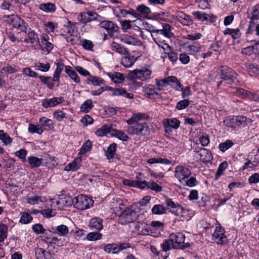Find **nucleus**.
<instances>
[{
  "instance_id": "052dcab7",
  "label": "nucleus",
  "mask_w": 259,
  "mask_h": 259,
  "mask_svg": "<svg viewBox=\"0 0 259 259\" xmlns=\"http://www.w3.org/2000/svg\"><path fill=\"white\" fill-rule=\"evenodd\" d=\"M151 35L156 44L161 43L163 44V42L165 41L164 40L162 39V36L160 35L157 31H154V32H153Z\"/></svg>"
},
{
  "instance_id": "473e14b6",
  "label": "nucleus",
  "mask_w": 259,
  "mask_h": 259,
  "mask_svg": "<svg viewBox=\"0 0 259 259\" xmlns=\"http://www.w3.org/2000/svg\"><path fill=\"white\" fill-rule=\"evenodd\" d=\"M113 95L114 96H122L128 99H132L134 95L132 93H128L126 90L123 88L114 89Z\"/></svg>"
},
{
  "instance_id": "ea45409f",
  "label": "nucleus",
  "mask_w": 259,
  "mask_h": 259,
  "mask_svg": "<svg viewBox=\"0 0 259 259\" xmlns=\"http://www.w3.org/2000/svg\"><path fill=\"white\" fill-rule=\"evenodd\" d=\"M39 123L45 127H47V130H52L53 128V124L51 119H48L46 117H41L39 118Z\"/></svg>"
},
{
  "instance_id": "4468645a",
  "label": "nucleus",
  "mask_w": 259,
  "mask_h": 259,
  "mask_svg": "<svg viewBox=\"0 0 259 259\" xmlns=\"http://www.w3.org/2000/svg\"><path fill=\"white\" fill-rule=\"evenodd\" d=\"M243 116H229L224 120V124L231 127H235L242 124Z\"/></svg>"
},
{
  "instance_id": "1a4fd4ad",
  "label": "nucleus",
  "mask_w": 259,
  "mask_h": 259,
  "mask_svg": "<svg viewBox=\"0 0 259 259\" xmlns=\"http://www.w3.org/2000/svg\"><path fill=\"white\" fill-rule=\"evenodd\" d=\"M131 247V245L128 243L120 244H108L104 246V250L108 253L115 254L119 252L123 249Z\"/></svg>"
},
{
  "instance_id": "dca6fc26",
  "label": "nucleus",
  "mask_w": 259,
  "mask_h": 259,
  "mask_svg": "<svg viewBox=\"0 0 259 259\" xmlns=\"http://www.w3.org/2000/svg\"><path fill=\"white\" fill-rule=\"evenodd\" d=\"M89 226L91 230L99 232L103 228V220L98 217L92 218L89 222Z\"/></svg>"
},
{
  "instance_id": "338daca9",
  "label": "nucleus",
  "mask_w": 259,
  "mask_h": 259,
  "mask_svg": "<svg viewBox=\"0 0 259 259\" xmlns=\"http://www.w3.org/2000/svg\"><path fill=\"white\" fill-rule=\"evenodd\" d=\"M180 89L182 92V96L183 98H187L191 95V91L189 87H186L184 89L182 86L181 88H180Z\"/></svg>"
},
{
  "instance_id": "0eeeda50",
  "label": "nucleus",
  "mask_w": 259,
  "mask_h": 259,
  "mask_svg": "<svg viewBox=\"0 0 259 259\" xmlns=\"http://www.w3.org/2000/svg\"><path fill=\"white\" fill-rule=\"evenodd\" d=\"M74 207L80 210L87 209L93 204L92 198L83 195L74 197Z\"/></svg>"
},
{
  "instance_id": "a211bd4d",
  "label": "nucleus",
  "mask_w": 259,
  "mask_h": 259,
  "mask_svg": "<svg viewBox=\"0 0 259 259\" xmlns=\"http://www.w3.org/2000/svg\"><path fill=\"white\" fill-rule=\"evenodd\" d=\"M199 152L200 160L204 163L208 162L212 159L210 152L205 148H201Z\"/></svg>"
},
{
  "instance_id": "7c9ffc66",
  "label": "nucleus",
  "mask_w": 259,
  "mask_h": 259,
  "mask_svg": "<svg viewBox=\"0 0 259 259\" xmlns=\"http://www.w3.org/2000/svg\"><path fill=\"white\" fill-rule=\"evenodd\" d=\"M111 131L112 133L111 136L112 137H115L120 140L123 141H127L129 139L128 136L121 131L112 128Z\"/></svg>"
},
{
  "instance_id": "603ef678",
  "label": "nucleus",
  "mask_w": 259,
  "mask_h": 259,
  "mask_svg": "<svg viewBox=\"0 0 259 259\" xmlns=\"http://www.w3.org/2000/svg\"><path fill=\"white\" fill-rule=\"evenodd\" d=\"M148 188L156 192H159L162 191V187L153 181L148 182Z\"/></svg>"
},
{
  "instance_id": "412c9836",
  "label": "nucleus",
  "mask_w": 259,
  "mask_h": 259,
  "mask_svg": "<svg viewBox=\"0 0 259 259\" xmlns=\"http://www.w3.org/2000/svg\"><path fill=\"white\" fill-rule=\"evenodd\" d=\"M74 198L72 199L69 196H65L64 197L60 198L56 203L57 205H61L60 206L61 207H68L73 204L74 205Z\"/></svg>"
},
{
  "instance_id": "2f4dec72",
  "label": "nucleus",
  "mask_w": 259,
  "mask_h": 259,
  "mask_svg": "<svg viewBox=\"0 0 259 259\" xmlns=\"http://www.w3.org/2000/svg\"><path fill=\"white\" fill-rule=\"evenodd\" d=\"M87 84L92 83L94 85L99 86L101 84H105V80L96 76L90 75V76L87 80Z\"/></svg>"
},
{
  "instance_id": "aec40b11",
  "label": "nucleus",
  "mask_w": 259,
  "mask_h": 259,
  "mask_svg": "<svg viewBox=\"0 0 259 259\" xmlns=\"http://www.w3.org/2000/svg\"><path fill=\"white\" fill-rule=\"evenodd\" d=\"M65 71L66 73L72 79L75 83H79L80 82L79 77L76 71L72 69L70 66H66Z\"/></svg>"
},
{
  "instance_id": "13d9d810",
  "label": "nucleus",
  "mask_w": 259,
  "mask_h": 259,
  "mask_svg": "<svg viewBox=\"0 0 259 259\" xmlns=\"http://www.w3.org/2000/svg\"><path fill=\"white\" fill-rule=\"evenodd\" d=\"M251 20L259 19V4L256 5L253 8L251 12Z\"/></svg>"
},
{
  "instance_id": "e2e57ef3",
  "label": "nucleus",
  "mask_w": 259,
  "mask_h": 259,
  "mask_svg": "<svg viewBox=\"0 0 259 259\" xmlns=\"http://www.w3.org/2000/svg\"><path fill=\"white\" fill-rule=\"evenodd\" d=\"M199 141L202 146L206 147L208 146L210 142L209 136L206 135H202L199 138Z\"/></svg>"
},
{
  "instance_id": "393cba45",
  "label": "nucleus",
  "mask_w": 259,
  "mask_h": 259,
  "mask_svg": "<svg viewBox=\"0 0 259 259\" xmlns=\"http://www.w3.org/2000/svg\"><path fill=\"white\" fill-rule=\"evenodd\" d=\"M107 74L114 83H121L124 80V75L121 73L115 72L112 74L107 73Z\"/></svg>"
},
{
  "instance_id": "6e6d98bb",
  "label": "nucleus",
  "mask_w": 259,
  "mask_h": 259,
  "mask_svg": "<svg viewBox=\"0 0 259 259\" xmlns=\"http://www.w3.org/2000/svg\"><path fill=\"white\" fill-rule=\"evenodd\" d=\"M32 221V217L28 213L22 214L20 222L23 224H26L30 223Z\"/></svg>"
},
{
  "instance_id": "774afa93",
  "label": "nucleus",
  "mask_w": 259,
  "mask_h": 259,
  "mask_svg": "<svg viewBox=\"0 0 259 259\" xmlns=\"http://www.w3.org/2000/svg\"><path fill=\"white\" fill-rule=\"evenodd\" d=\"M248 182L250 184H256L259 182V174L255 173L252 175L248 179Z\"/></svg>"
},
{
  "instance_id": "58836bf2",
  "label": "nucleus",
  "mask_w": 259,
  "mask_h": 259,
  "mask_svg": "<svg viewBox=\"0 0 259 259\" xmlns=\"http://www.w3.org/2000/svg\"><path fill=\"white\" fill-rule=\"evenodd\" d=\"M234 145V143L229 140H226L224 142L221 143L219 145V149L223 152H225L228 149L230 148Z\"/></svg>"
},
{
  "instance_id": "423d86ee",
  "label": "nucleus",
  "mask_w": 259,
  "mask_h": 259,
  "mask_svg": "<svg viewBox=\"0 0 259 259\" xmlns=\"http://www.w3.org/2000/svg\"><path fill=\"white\" fill-rule=\"evenodd\" d=\"M152 71L147 68H143L141 69H135L130 71L128 74V78L133 80L138 79L142 81H145L150 78Z\"/></svg>"
},
{
  "instance_id": "72a5a7b5",
  "label": "nucleus",
  "mask_w": 259,
  "mask_h": 259,
  "mask_svg": "<svg viewBox=\"0 0 259 259\" xmlns=\"http://www.w3.org/2000/svg\"><path fill=\"white\" fill-rule=\"evenodd\" d=\"M137 11L140 15V18L142 16L147 17L151 12L150 8L144 5H139L137 7Z\"/></svg>"
},
{
  "instance_id": "8fccbe9b",
  "label": "nucleus",
  "mask_w": 259,
  "mask_h": 259,
  "mask_svg": "<svg viewBox=\"0 0 259 259\" xmlns=\"http://www.w3.org/2000/svg\"><path fill=\"white\" fill-rule=\"evenodd\" d=\"M27 154V151L25 149H21L15 152V154L16 156L19 157L22 162H25L26 161V157Z\"/></svg>"
},
{
  "instance_id": "cd10ccee",
  "label": "nucleus",
  "mask_w": 259,
  "mask_h": 259,
  "mask_svg": "<svg viewBox=\"0 0 259 259\" xmlns=\"http://www.w3.org/2000/svg\"><path fill=\"white\" fill-rule=\"evenodd\" d=\"M39 8L47 13H53L56 10L55 5L51 3H42L39 5Z\"/></svg>"
},
{
  "instance_id": "5fc2aeb1",
  "label": "nucleus",
  "mask_w": 259,
  "mask_h": 259,
  "mask_svg": "<svg viewBox=\"0 0 259 259\" xmlns=\"http://www.w3.org/2000/svg\"><path fill=\"white\" fill-rule=\"evenodd\" d=\"M32 229L34 232L37 234H44L46 231V229L40 224H36L32 227Z\"/></svg>"
},
{
  "instance_id": "f257e3e1",
  "label": "nucleus",
  "mask_w": 259,
  "mask_h": 259,
  "mask_svg": "<svg viewBox=\"0 0 259 259\" xmlns=\"http://www.w3.org/2000/svg\"><path fill=\"white\" fill-rule=\"evenodd\" d=\"M185 236L180 232L171 233L168 238L165 240L160 246L162 250L166 252L171 249H184L190 246L189 242L184 243Z\"/></svg>"
},
{
  "instance_id": "20e7f679",
  "label": "nucleus",
  "mask_w": 259,
  "mask_h": 259,
  "mask_svg": "<svg viewBox=\"0 0 259 259\" xmlns=\"http://www.w3.org/2000/svg\"><path fill=\"white\" fill-rule=\"evenodd\" d=\"M127 132L130 135L144 136L149 134V127L145 122H137L133 125H129Z\"/></svg>"
},
{
  "instance_id": "a878e982",
  "label": "nucleus",
  "mask_w": 259,
  "mask_h": 259,
  "mask_svg": "<svg viewBox=\"0 0 259 259\" xmlns=\"http://www.w3.org/2000/svg\"><path fill=\"white\" fill-rule=\"evenodd\" d=\"M81 161L80 158H77L74 159L71 163L68 164L65 168V170L67 171H76L79 168L80 166V163Z\"/></svg>"
},
{
  "instance_id": "4d7b16f0",
  "label": "nucleus",
  "mask_w": 259,
  "mask_h": 259,
  "mask_svg": "<svg viewBox=\"0 0 259 259\" xmlns=\"http://www.w3.org/2000/svg\"><path fill=\"white\" fill-rule=\"evenodd\" d=\"M190 104V101L188 100L185 99L178 102L176 105V108L178 110H183L187 108Z\"/></svg>"
},
{
  "instance_id": "c9c22d12",
  "label": "nucleus",
  "mask_w": 259,
  "mask_h": 259,
  "mask_svg": "<svg viewBox=\"0 0 259 259\" xmlns=\"http://www.w3.org/2000/svg\"><path fill=\"white\" fill-rule=\"evenodd\" d=\"M116 147L117 145L115 143L108 146L105 153L107 159H110L113 158L116 150Z\"/></svg>"
},
{
  "instance_id": "bb28decb",
  "label": "nucleus",
  "mask_w": 259,
  "mask_h": 259,
  "mask_svg": "<svg viewBox=\"0 0 259 259\" xmlns=\"http://www.w3.org/2000/svg\"><path fill=\"white\" fill-rule=\"evenodd\" d=\"M27 161L30 167L32 168H34L38 167L41 165L42 162V159L39 158L34 156H31L28 158Z\"/></svg>"
},
{
  "instance_id": "f03ea898",
  "label": "nucleus",
  "mask_w": 259,
  "mask_h": 259,
  "mask_svg": "<svg viewBox=\"0 0 259 259\" xmlns=\"http://www.w3.org/2000/svg\"><path fill=\"white\" fill-rule=\"evenodd\" d=\"M155 82L159 91L162 90L163 88L168 85H171L176 90L179 91L180 88L182 87V84L175 76H169L162 79H156Z\"/></svg>"
},
{
  "instance_id": "f704fd0d",
  "label": "nucleus",
  "mask_w": 259,
  "mask_h": 259,
  "mask_svg": "<svg viewBox=\"0 0 259 259\" xmlns=\"http://www.w3.org/2000/svg\"><path fill=\"white\" fill-rule=\"evenodd\" d=\"M37 259H48L51 256L49 252L41 248H38L35 251Z\"/></svg>"
},
{
  "instance_id": "680f3d73",
  "label": "nucleus",
  "mask_w": 259,
  "mask_h": 259,
  "mask_svg": "<svg viewBox=\"0 0 259 259\" xmlns=\"http://www.w3.org/2000/svg\"><path fill=\"white\" fill-rule=\"evenodd\" d=\"M75 70L81 75L83 76H90L91 74L89 71L80 66H76L75 67Z\"/></svg>"
},
{
  "instance_id": "a19ab883",
  "label": "nucleus",
  "mask_w": 259,
  "mask_h": 259,
  "mask_svg": "<svg viewBox=\"0 0 259 259\" xmlns=\"http://www.w3.org/2000/svg\"><path fill=\"white\" fill-rule=\"evenodd\" d=\"M102 237V234L98 231L89 233L87 235L86 238L89 241H95L101 239Z\"/></svg>"
},
{
  "instance_id": "a18cd8bd",
  "label": "nucleus",
  "mask_w": 259,
  "mask_h": 259,
  "mask_svg": "<svg viewBox=\"0 0 259 259\" xmlns=\"http://www.w3.org/2000/svg\"><path fill=\"white\" fill-rule=\"evenodd\" d=\"M244 99H247L251 101H258L259 100V95L244 90Z\"/></svg>"
},
{
  "instance_id": "6ab92c4d",
  "label": "nucleus",
  "mask_w": 259,
  "mask_h": 259,
  "mask_svg": "<svg viewBox=\"0 0 259 259\" xmlns=\"http://www.w3.org/2000/svg\"><path fill=\"white\" fill-rule=\"evenodd\" d=\"M111 49L121 55H127L129 53L128 50L121 45L116 42H113L111 45Z\"/></svg>"
},
{
  "instance_id": "9b49d317",
  "label": "nucleus",
  "mask_w": 259,
  "mask_h": 259,
  "mask_svg": "<svg viewBox=\"0 0 259 259\" xmlns=\"http://www.w3.org/2000/svg\"><path fill=\"white\" fill-rule=\"evenodd\" d=\"M181 122L177 118L170 119H164L163 120V124L165 133H169L172 132V128L178 129L180 125Z\"/></svg>"
},
{
  "instance_id": "e433bc0d",
  "label": "nucleus",
  "mask_w": 259,
  "mask_h": 259,
  "mask_svg": "<svg viewBox=\"0 0 259 259\" xmlns=\"http://www.w3.org/2000/svg\"><path fill=\"white\" fill-rule=\"evenodd\" d=\"M228 164L227 161H223L219 165L214 178L215 181H217L223 174L224 170L228 167Z\"/></svg>"
},
{
  "instance_id": "4c0bfd02",
  "label": "nucleus",
  "mask_w": 259,
  "mask_h": 259,
  "mask_svg": "<svg viewBox=\"0 0 259 259\" xmlns=\"http://www.w3.org/2000/svg\"><path fill=\"white\" fill-rule=\"evenodd\" d=\"M94 107L92 100H87L80 106V110L84 113L89 112Z\"/></svg>"
},
{
  "instance_id": "39448f33",
  "label": "nucleus",
  "mask_w": 259,
  "mask_h": 259,
  "mask_svg": "<svg viewBox=\"0 0 259 259\" xmlns=\"http://www.w3.org/2000/svg\"><path fill=\"white\" fill-rule=\"evenodd\" d=\"M137 212L131 208L127 207L119 215L118 222L122 225L135 221L138 218Z\"/></svg>"
},
{
  "instance_id": "49530a36",
  "label": "nucleus",
  "mask_w": 259,
  "mask_h": 259,
  "mask_svg": "<svg viewBox=\"0 0 259 259\" xmlns=\"http://www.w3.org/2000/svg\"><path fill=\"white\" fill-rule=\"evenodd\" d=\"M193 15L197 19L201 21H207L208 20L209 14L202 13L200 11L194 12L192 13Z\"/></svg>"
},
{
  "instance_id": "3c124183",
  "label": "nucleus",
  "mask_w": 259,
  "mask_h": 259,
  "mask_svg": "<svg viewBox=\"0 0 259 259\" xmlns=\"http://www.w3.org/2000/svg\"><path fill=\"white\" fill-rule=\"evenodd\" d=\"M92 146V143L90 140L86 141L82 146L80 148L79 154H83L86 152L89 151Z\"/></svg>"
},
{
  "instance_id": "7ed1b4c3",
  "label": "nucleus",
  "mask_w": 259,
  "mask_h": 259,
  "mask_svg": "<svg viewBox=\"0 0 259 259\" xmlns=\"http://www.w3.org/2000/svg\"><path fill=\"white\" fill-rule=\"evenodd\" d=\"M236 73L230 67L222 66L220 70V77L222 80L218 83V86H220L223 82L232 84L236 79Z\"/></svg>"
},
{
  "instance_id": "864d4df0",
  "label": "nucleus",
  "mask_w": 259,
  "mask_h": 259,
  "mask_svg": "<svg viewBox=\"0 0 259 259\" xmlns=\"http://www.w3.org/2000/svg\"><path fill=\"white\" fill-rule=\"evenodd\" d=\"M56 231L61 236H65L69 232L67 226L65 225H60L56 227Z\"/></svg>"
},
{
  "instance_id": "bf43d9fd",
  "label": "nucleus",
  "mask_w": 259,
  "mask_h": 259,
  "mask_svg": "<svg viewBox=\"0 0 259 259\" xmlns=\"http://www.w3.org/2000/svg\"><path fill=\"white\" fill-rule=\"evenodd\" d=\"M94 45L91 40L83 39L82 40V47L86 50L91 51L93 49Z\"/></svg>"
},
{
  "instance_id": "c03bdc74",
  "label": "nucleus",
  "mask_w": 259,
  "mask_h": 259,
  "mask_svg": "<svg viewBox=\"0 0 259 259\" xmlns=\"http://www.w3.org/2000/svg\"><path fill=\"white\" fill-rule=\"evenodd\" d=\"M40 81L45 84H46L50 89H53L54 86V83L51 81L52 79L50 76H45L41 75L39 76Z\"/></svg>"
},
{
  "instance_id": "69168bd1",
  "label": "nucleus",
  "mask_w": 259,
  "mask_h": 259,
  "mask_svg": "<svg viewBox=\"0 0 259 259\" xmlns=\"http://www.w3.org/2000/svg\"><path fill=\"white\" fill-rule=\"evenodd\" d=\"M165 54L167 55L169 60L172 62L177 61L178 58V54L177 53L172 51L165 52Z\"/></svg>"
},
{
  "instance_id": "09e8293b",
  "label": "nucleus",
  "mask_w": 259,
  "mask_h": 259,
  "mask_svg": "<svg viewBox=\"0 0 259 259\" xmlns=\"http://www.w3.org/2000/svg\"><path fill=\"white\" fill-rule=\"evenodd\" d=\"M28 131L31 133H37L40 135L43 132V130L39 125H34L33 124L30 123L28 127Z\"/></svg>"
},
{
  "instance_id": "9d476101",
  "label": "nucleus",
  "mask_w": 259,
  "mask_h": 259,
  "mask_svg": "<svg viewBox=\"0 0 259 259\" xmlns=\"http://www.w3.org/2000/svg\"><path fill=\"white\" fill-rule=\"evenodd\" d=\"M212 238L218 244H225L228 242V238L225 235V230L222 227H216Z\"/></svg>"
},
{
  "instance_id": "f3484780",
  "label": "nucleus",
  "mask_w": 259,
  "mask_h": 259,
  "mask_svg": "<svg viewBox=\"0 0 259 259\" xmlns=\"http://www.w3.org/2000/svg\"><path fill=\"white\" fill-rule=\"evenodd\" d=\"M155 31H157L160 35L163 36L168 38H170L173 36L171 26L167 23L163 24L162 28L160 29H156Z\"/></svg>"
},
{
  "instance_id": "de8ad7c7",
  "label": "nucleus",
  "mask_w": 259,
  "mask_h": 259,
  "mask_svg": "<svg viewBox=\"0 0 259 259\" xmlns=\"http://www.w3.org/2000/svg\"><path fill=\"white\" fill-rule=\"evenodd\" d=\"M0 139L5 145L10 144L12 142V139L3 130H0Z\"/></svg>"
},
{
  "instance_id": "6e6552de",
  "label": "nucleus",
  "mask_w": 259,
  "mask_h": 259,
  "mask_svg": "<svg viewBox=\"0 0 259 259\" xmlns=\"http://www.w3.org/2000/svg\"><path fill=\"white\" fill-rule=\"evenodd\" d=\"M99 18H100V16L97 13L93 11H88L79 14L77 17V20L79 23L85 24L93 21H99Z\"/></svg>"
},
{
  "instance_id": "0e129e2a",
  "label": "nucleus",
  "mask_w": 259,
  "mask_h": 259,
  "mask_svg": "<svg viewBox=\"0 0 259 259\" xmlns=\"http://www.w3.org/2000/svg\"><path fill=\"white\" fill-rule=\"evenodd\" d=\"M145 92L148 96H152L154 95H158V93L156 92V89L153 85L149 84L145 89Z\"/></svg>"
},
{
  "instance_id": "b1692460",
  "label": "nucleus",
  "mask_w": 259,
  "mask_h": 259,
  "mask_svg": "<svg viewBox=\"0 0 259 259\" xmlns=\"http://www.w3.org/2000/svg\"><path fill=\"white\" fill-rule=\"evenodd\" d=\"M112 128L111 125L104 124L96 131L95 134L99 137H103L108 134L111 135Z\"/></svg>"
},
{
  "instance_id": "c756f323",
  "label": "nucleus",
  "mask_w": 259,
  "mask_h": 259,
  "mask_svg": "<svg viewBox=\"0 0 259 259\" xmlns=\"http://www.w3.org/2000/svg\"><path fill=\"white\" fill-rule=\"evenodd\" d=\"M136 58L133 56H127L123 57L121 60V64L125 67H131L136 61Z\"/></svg>"
},
{
  "instance_id": "ddd939ff",
  "label": "nucleus",
  "mask_w": 259,
  "mask_h": 259,
  "mask_svg": "<svg viewBox=\"0 0 259 259\" xmlns=\"http://www.w3.org/2000/svg\"><path fill=\"white\" fill-rule=\"evenodd\" d=\"M191 171L187 167L183 166H177L175 171V177L179 180L180 182L182 180L188 178L191 175Z\"/></svg>"
},
{
  "instance_id": "37998d69",
  "label": "nucleus",
  "mask_w": 259,
  "mask_h": 259,
  "mask_svg": "<svg viewBox=\"0 0 259 259\" xmlns=\"http://www.w3.org/2000/svg\"><path fill=\"white\" fill-rule=\"evenodd\" d=\"M152 212L155 214H162L166 213V209L161 204H156L152 207Z\"/></svg>"
},
{
  "instance_id": "f8f14e48",
  "label": "nucleus",
  "mask_w": 259,
  "mask_h": 259,
  "mask_svg": "<svg viewBox=\"0 0 259 259\" xmlns=\"http://www.w3.org/2000/svg\"><path fill=\"white\" fill-rule=\"evenodd\" d=\"M100 26L106 29L110 36H113L114 33L119 31V27L111 21H102L100 22Z\"/></svg>"
},
{
  "instance_id": "4be33fe9",
  "label": "nucleus",
  "mask_w": 259,
  "mask_h": 259,
  "mask_svg": "<svg viewBox=\"0 0 259 259\" xmlns=\"http://www.w3.org/2000/svg\"><path fill=\"white\" fill-rule=\"evenodd\" d=\"M28 38L24 39V42L28 44L31 43L32 45L38 44L39 43L38 35L34 30H31L27 33Z\"/></svg>"
},
{
  "instance_id": "79ce46f5",
  "label": "nucleus",
  "mask_w": 259,
  "mask_h": 259,
  "mask_svg": "<svg viewBox=\"0 0 259 259\" xmlns=\"http://www.w3.org/2000/svg\"><path fill=\"white\" fill-rule=\"evenodd\" d=\"M8 226L4 224H0V242H2L7 237Z\"/></svg>"
},
{
  "instance_id": "5701e85b",
  "label": "nucleus",
  "mask_w": 259,
  "mask_h": 259,
  "mask_svg": "<svg viewBox=\"0 0 259 259\" xmlns=\"http://www.w3.org/2000/svg\"><path fill=\"white\" fill-rule=\"evenodd\" d=\"M56 65L57 67L54 73L53 77L52 78V81H58L59 80L60 74L63 71L64 67L66 66L61 60L56 63Z\"/></svg>"
},
{
  "instance_id": "c85d7f7f",
  "label": "nucleus",
  "mask_w": 259,
  "mask_h": 259,
  "mask_svg": "<svg viewBox=\"0 0 259 259\" xmlns=\"http://www.w3.org/2000/svg\"><path fill=\"white\" fill-rule=\"evenodd\" d=\"M8 18H9L8 21H9L10 24L12 25L15 28H18V27H20L21 23L23 22V19L17 16H8Z\"/></svg>"
},
{
  "instance_id": "2eb2a0df",
  "label": "nucleus",
  "mask_w": 259,
  "mask_h": 259,
  "mask_svg": "<svg viewBox=\"0 0 259 259\" xmlns=\"http://www.w3.org/2000/svg\"><path fill=\"white\" fill-rule=\"evenodd\" d=\"M64 101L63 97H54L51 99H45L42 101V106L46 108L54 107Z\"/></svg>"
}]
</instances>
